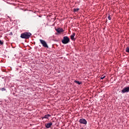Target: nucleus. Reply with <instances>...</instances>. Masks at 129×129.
Returning a JSON list of instances; mask_svg holds the SVG:
<instances>
[{"label":"nucleus","mask_w":129,"mask_h":129,"mask_svg":"<svg viewBox=\"0 0 129 129\" xmlns=\"http://www.w3.org/2000/svg\"><path fill=\"white\" fill-rule=\"evenodd\" d=\"M69 42H70V38L68 36H64L63 39L61 40L62 44H68Z\"/></svg>","instance_id":"obj_2"},{"label":"nucleus","mask_w":129,"mask_h":129,"mask_svg":"<svg viewBox=\"0 0 129 129\" xmlns=\"http://www.w3.org/2000/svg\"><path fill=\"white\" fill-rule=\"evenodd\" d=\"M4 44V41L0 40V45H3Z\"/></svg>","instance_id":"obj_13"},{"label":"nucleus","mask_w":129,"mask_h":129,"mask_svg":"<svg viewBox=\"0 0 129 129\" xmlns=\"http://www.w3.org/2000/svg\"><path fill=\"white\" fill-rule=\"evenodd\" d=\"M2 91H6V89H5V88H3L2 89Z\"/></svg>","instance_id":"obj_15"},{"label":"nucleus","mask_w":129,"mask_h":129,"mask_svg":"<svg viewBox=\"0 0 129 129\" xmlns=\"http://www.w3.org/2000/svg\"><path fill=\"white\" fill-rule=\"evenodd\" d=\"M39 41L41 44L42 45L43 47H44V48H49V46H48V44H47V42H46L45 40L42 39H39Z\"/></svg>","instance_id":"obj_3"},{"label":"nucleus","mask_w":129,"mask_h":129,"mask_svg":"<svg viewBox=\"0 0 129 129\" xmlns=\"http://www.w3.org/2000/svg\"><path fill=\"white\" fill-rule=\"evenodd\" d=\"M81 129H84L83 127L81 128Z\"/></svg>","instance_id":"obj_17"},{"label":"nucleus","mask_w":129,"mask_h":129,"mask_svg":"<svg viewBox=\"0 0 129 129\" xmlns=\"http://www.w3.org/2000/svg\"><path fill=\"white\" fill-rule=\"evenodd\" d=\"M52 124L53 123H52V122H49L45 124V127H46V128H50V127H51Z\"/></svg>","instance_id":"obj_6"},{"label":"nucleus","mask_w":129,"mask_h":129,"mask_svg":"<svg viewBox=\"0 0 129 129\" xmlns=\"http://www.w3.org/2000/svg\"><path fill=\"white\" fill-rule=\"evenodd\" d=\"M125 51L127 52V53H129V47H127L125 49Z\"/></svg>","instance_id":"obj_11"},{"label":"nucleus","mask_w":129,"mask_h":129,"mask_svg":"<svg viewBox=\"0 0 129 129\" xmlns=\"http://www.w3.org/2000/svg\"><path fill=\"white\" fill-rule=\"evenodd\" d=\"M125 92H129V86L124 88L121 90V93H125Z\"/></svg>","instance_id":"obj_5"},{"label":"nucleus","mask_w":129,"mask_h":129,"mask_svg":"<svg viewBox=\"0 0 129 129\" xmlns=\"http://www.w3.org/2000/svg\"><path fill=\"white\" fill-rule=\"evenodd\" d=\"M55 30L58 34H61V33H63L64 32V30L62 28H57Z\"/></svg>","instance_id":"obj_7"},{"label":"nucleus","mask_w":129,"mask_h":129,"mask_svg":"<svg viewBox=\"0 0 129 129\" xmlns=\"http://www.w3.org/2000/svg\"><path fill=\"white\" fill-rule=\"evenodd\" d=\"M108 20H110V16H109L108 17Z\"/></svg>","instance_id":"obj_16"},{"label":"nucleus","mask_w":129,"mask_h":129,"mask_svg":"<svg viewBox=\"0 0 129 129\" xmlns=\"http://www.w3.org/2000/svg\"><path fill=\"white\" fill-rule=\"evenodd\" d=\"M79 122L80 123H82V124H87V121L84 118L80 119Z\"/></svg>","instance_id":"obj_4"},{"label":"nucleus","mask_w":129,"mask_h":129,"mask_svg":"<svg viewBox=\"0 0 129 129\" xmlns=\"http://www.w3.org/2000/svg\"><path fill=\"white\" fill-rule=\"evenodd\" d=\"M75 83H77V84H78L79 85H80V84H81V82H79L78 81H74Z\"/></svg>","instance_id":"obj_10"},{"label":"nucleus","mask_w":129,"mask_h":129,"mask_svg":"<svg viewBox=\"0 0 129 129\" xmlns=\"http://www.w3.org/2000/svg\"><path fill=\"white\" fill-rule=\"evenodd\" d=\"M32 36V33L30 32H24L23 33H22L21 35V38L22 39H29L30 37Z\"/></svg>","instance_id":"obj_1"},{"label":"nucleus","mask_w":129,"mask_h":129,"mask_svg":"<svg viewBox=\"0 0 129 129\" xmlns=\"http://www.w3.org/2000/svg\"><path fill=\"white\" fill-rule=\"evenodd\" d=\"M50 116H51V115L50 114H46V115H45L44 117H42V119H44V118H49V117H50Z\"/></svg>","instance_id":"obj_9"},{"label":"nucleus","mask_w":129,"mask_h":129,"mask_svg":"<svg viewBox=\"0 0 129 129\" xmlns=\"http://www.w3.org/2000/svg\"><path fill=\"white\" fill-rule=\"evenodd\" d=\"M79 10V9L77 8V9H74V12H78Z\"/></svg>","instance_id":"obj_12"},{"label":"nucleus","mask_w":129,"mask_h":129,"mask_svg":"<svg viewBox=\"0 0 129 129\" xmlns=\"http://www.w3.org/2000/svg\"><path fill=\"white\" fill-rule=\"evenodd\" d=\"M105 78V76H102L101 77V79H104Z\"/></svg>","instance_id":"obj_14"},{"label":"nucleus","mask_w":129,"mask_h":129,"mask_svg":"<svg viewBox=\"0 0 129 129\" xmlns=\"http://www.w3.org/2000/svg\"><path fill=\"white\" fill-rule=\"evenodd\" d=\"M75 35H76L75 33H73L72 35H71V39L72 41H75L76 40V38H74Z\"/></svg>","instance_id":"obj_8"}]
</instances>
